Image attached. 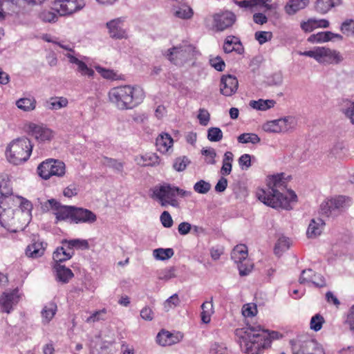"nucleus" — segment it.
Segmentation results:
<instances>
[{
    "mask_svg": "<svg viewBox=\"0 0 354 354\" xmlns=\"http://www.w3.org/2000/svg\"><path fill=\"white\" fill-rule=\"evenodd\" d=\"M341 4V0H316L315 8L321 14L327 13L331 8Z\"/></svg>",
    "mask_w": 354,
    "mask_h": 354,
    "instance_id": "cd10ccee",
    "label": "nucleus"
},
{
    "mask_svg": "<svg viewBox=\"0 0 354 354\" xmlns=\"http://www.w3.org/2000/svg\"><path fill=\"white\" fill-rule=\"evenodd\" d=\"M137 164L141 167L155 166L159 164V157L156 153H146L135 158Z\"/></svg>",
    "mask_w": 354,
    "mask_h": 354,
    "instance_id": "c85d7f7f",
    "label": "nucleus"
},
{
    "mask_svg": "<svg viewBox=\"0 0 354 354\" xmlns=\"http://www.w3.org/2000/svg\"><path fill=\"white\" fill-rule=\"evenodd\" d=\"M213 26L216 31H223L233 26L236 20L234 12L226 10L213 15Z\"/></svg>",
    "mask_w": 354,
    "mask_h": 354,
    "instance_id": "f8f14e48",
    "label": "nucleus"
},
{
    "mask_svg": "<svg viewBox=\"0 0 354 354\" xmlns=\"http://www.w3.org/2000/svg\"><path fill=\"white\" fill-rule=\"evenodd\" d=\"M26 131L40 142L49 141L53 137V131L44 124L30 122L26 126Z\"/></svg>",
    "mask_w": 354,
    "mask_h": 354,
    "instance_id": "ddd939ff",
    "label": "nucleus"
},
{
    "mask_svg": "<svg viewBox=\"0 0 354 354\" xmlns=\"http://www.w3.org/2000/svg\"><path fill=\"white\" fill-rule=\"evenodd\" d=\"M182 338L183 335L180 333L175 335L169 331L162 330L158 333L156 341L160 345L166 346L179 342Z\"/></svg>",
    "mask_w": 354,
    "mask_h": 354,
    "instance_id": "412c9836",
    "label": "nucleus"
},
{
    "mask_svg": "<svg viewBox=\"0 0 354 354\" xmlns=\"http://www.w3.org/2000/svg\"><path fill=\"white\" fill-rule=\"evenodd\" d=\"M68 104V100L66 97H53L48 102V108L51 110H57L66 107Z\"/></svg>",
    "mask_w": 354,
    "mask_h": 354,
    "instance_id": "49530a36",
    "label": "nucleus"
},
{
    "mask_svg": "<svg viewBox=\"0 0 354 354\" xmlns=\"http://www.w3.org/2000/svg\"><path fill=\"white\" fill-rule=\"evenodd\" d=\"M346 198L343 196H339L328 200V204L330 205L334 215H337L344 208Z\"/></svg>",
    "mask_w": 354,
    "mask_h": 354,
    "instance_id": "c9c22d12",
    "label": "nucleus"
},
{
    "mask_svg": "<svg viewBox=\"0 0 354 354\" xmlns=\"http://www.w3.org/2000/svg\"><path fill=\"white\" fill-rule=\"evenodd\" d=\"M257 313V306L254 304H247L243 306L242 314L245 317H253Z\"/></svg>",
    "mask_w": 354,
    "mask_h": 354,
    "instance_id": "69168bd1",
    "label": "nucleus"
},
{
    "mask_svg": "<svg viewBox=\"0 0 354 354\" xmlns=\"http://www.w3.org/2000/svg\"><path fill=\"white\" fill-rule=\"evenodd\" d=\"M174 254V252L172 248H157L153 251L154 258L161 261L167 260L172 257Z\"/></svg>",
    "mask_w": 354,
    "mask_h": 354,
    "instance_id": "37998d69",
    "label": "nucleus"
},
{
    "mask_svg": "<svg viewBox=\"0 0 354 354\" xmlns=\"http://www.w3.org/2000/svg\"><path fill=\"white\" fill-rule=\"evenodd\" d=\"M57 311V305L50 302L45 306L41 311L42 322L48 324L55 316Z\"/></svg>",
    "mask_w": 354,
    "mask_h": 354,
    "instance_id": "f704fd0d",
    "label": "nucleus"
},
{
    "mask_svg": "<svg viewBox=\"0 0 354 354\" xmlns=\"http://www.w3.org/2000/svg\"><path fill=\"white\" fill-rule=\"evenodd\" d=\"M42 209L44 211H48L50 209L54 211L57 221H66L70 219L72 221V214L74 206L63 205L55 199L47 200L42 204Z\"/></svg>",
    "mask_w": 354,
    "mask_h": 354,
    "instance_id": "1a4fd4ad",
    "label": "nucleus"
},
{
    "mask_svg": "<svg viewBox=\"0 0 354 354\" xmlns=\"http://www.w3.org/2000/svg\"><path fill=\"white\" fill-rule=\"evenodd\" d=\"M340 30L347 37L354 35V20L349 19L342 22Z\"/></svg>",
    "mask_w": 354,
    "mask_h": 354,
    "instance_id": "09e8293b",
    "label": "nucleus"
},
{
    "mask_svg": "<svg viewBox=\"0 0 354 354\" xmlns=\"http://www.w3.org/2000/svg\"><path fill=\"white\" fill-rule=\"evenodd\" d=\"M12 193V187L10 182L6 175L0 176V194H10Z\"/></svg>",
    "mask_w": 354,
    "mask_h": 354,
    "instance_id": "3c124183",
    "label": "nucleus"
},
{
    "mask_svg": "<svg viewBox=\"0 0 354 354\" xmlns=\"http://www.w3.org/2000/svg\"><path fill=\"white\" fill-rule=\"evenodd\" d=\"M152 198L157 199L162 207L168 205L177 207L178 205L176 199L174 186L170 184L165 183L155 187L153 189Z\"/></svg>",
    "mask_w": 354,
    "mask_h": 354,
    "instance_id": "0eeeda50",
    "label": "nucleus"
},
{
    "mask_svg": "<svg viewBox=\"0 0 354 354\" xmlns=\"http://www.w3.org/2000/svg\"><path fill=\"white\" fill-rule=\"evenodd\" d=\"M325 222L322 218H313L307 229V236L310 239L316 238L322 234Z\"/></svg>",
    "mask_w": 354,
    "mask_h": 354,
    "instance_id": "5701e85b",
    "label": "nucleus"
},
{
    "mask_svg": "<svg viewBox=\"0 0 354 354\" xmlns=\"http://www.w3.org/2000/svg\"><path fill=\"white\" fill-rule=\"evenodd\" d=\"M156 145L160 152L165 153L172 147L173 139L168 133H161L156 138Z\"/></svg>",
    "mask_w": 354,
    "mask_h": 354,
    "instance_id": "bb28decb",
    "label": "nucleus"
},
{
    "mask_svg": "<svg viewBox=\"0 0 354 354\" xmlns=\"http://www.w3.org/2000/svg\"><path fill=\"white\" fill-rule=\"evenodd\" d=\"M254 38L259 44L262 45L272 39V33L270 31H257L254 34Z\"/></svg>",
    "mask_w": 354,
    "mask_h": 354,
    "instance_id": "13d9d810",
    "label": "nucleus"
},
{
    "mask_svg": "<svg viewBox=\"0 0 354 354\" xmlns=\"http://www.w3.org/2000/svg\"><path fill=\"white\" fill-rule=\"evenodd\" d=\"M194 47L191 44H183L167 50L166 57L175 65H182L194 55Z\"/></svg>",
    "mask_w": 354,
    "mask_h": 354,
    "instance_id": "423d86ee",
    "label": "nucleus"
},
{
    "mask_svg": "<svg viewBox=\"0 0 354 354\" xmlns=\"http://www.w3.org/2000/svg\"><path fill=\"white\" fill-rule=\"evenodd\" d=\"M324 323V317L319 314H316L311 318L310 323V328L314 331H319L322 328V325Z\"/></svg>",
    "mask_w": 354,
    "mask_h": 354,
    "instance_id": "4d7b16f0",
    "label": "nucleus"
},
{
    "mask_svg": "<svg viewBox=\"0 0 354 354\" xmlns=\"http://www.w3.org/2000/svg\"><path fill=\"white\" fill-rule=\"evenodd\" d=\"M237 140L242 144H257L261 141V139L256 133H244L238 136Z\"/></svg>",
    "mask_w": 354,
    "mask_h": 354,
    "instance_id": "a18cd8bd",
    "label": "nucleus"
},
{
    "mask_svg": "<svg viewBox=\"0 0 354 354\" xmlns=\"http://www.w3.org/2000/svg\"><path fill=\"white\" fill-rule=\"evenodd\" d=\"M28 216L16 210H8L6 214L1 213L0 225L10 232L22 231L28 225Z\"/></svg>",
    "mask_w": 354,
    "mask_h": 354,
    "instance_id": "39448f33",
    "label": "nucleus"
},
{
    "mask_svg": "<svg viewBox=\"0 0 354 354\" xmlns=\"http://www.w3.org/2000/svg\"><path fill=\"white\" fill-rule=\"evenodd\" d=\"M65 56L68 58L69 63L75 64L77 66L75 71L80 73V75L87 76L88 77H93L95 74L94 71L91 68H89L85 62L79 59L75 55L66 53Z\"/></svg>",
    "mask_w": 354,
    "mask_h": 354,
    "instance_id": "aec40b11",
    "label": "nucleus"
},
{
    "mask_svg": "<svg viewBox=\"0 0 354 354\" xmlns=\"http://www.w3.org/2000/svg\"><path fill=\"white\" fill-rule=\"evenodd\" d=\"M54 159L49 158L43 161L37 167L38 175L44 180H48L52 176V173H50L53 167Z\"/></svg>",
    "mask_w": 354,
    "mask_h": 354,
    "instance_id": "7c9ffc66",
    "label": "nucleus"
},
{
    "mask_svg": "<svg viewBox=\"0 0 354 354\" xmlns=\"http://www.w3.org/2000/svg\"><path fill=\"white\" fill-rule=\"evenodd\" d=\"M124 17H118L108 21L106 24L109 36L115 39L127 38V32L124 28Z\"/></svg>",
    "mask_w": 354,
    "mask_h": 354,
    "instance_id": "2eb2a0df",
    "label": "nucleus"
},
{
    "mask_svg": "<svg viewBox=\"0 0 354 354\" xmlns=\"http://www.w3.org/2000/svg\"><path fill=\"white\" fill-rule=\"evenodd\" d=\"M341 111L354 124V102L344 100L341 106Z\"/></svg>",
    "mask_w": 354,
    "mask_h": 354,
    "instance_id": "ea45409f",
    "label": "nucleus"
},
{
    "mask_svg": "<svg viewBox=\"0 0 354 354\" xmlns=\"http://www.w3.org/2000/svg\"><path fill=\"white\" fill-rule=\"evenodd\" d=\"M331 32H319L317 34L311 35L308 38V41L311 43H322L327 42L332 40L330 37Z\"/></svg>",
    "mask_w": 354,
    "mask_h": 354,
    "instance_id": "a19ab883",
    "label": "nucleus"
},
{
    "mask_svg": "<svg viewBox=\"0 0 354 354\" xmlns=\"http://www.w3.org/2000/svg\"><path fill=\"white\" fill-rule=\"evenodd\" d=\"M201 153L205 156V162L207 164L214 165L216 163L215 158L216 156V153L214 149H203Z\"/></svg>",
    "mask_w": 354,
    "mask_h": 354,
    "instance_id": "e2e57ef3",
    "label": "nucleus"
},
{
    "mask_svg": "<svg viewBox=\"0 0 354 354\" xmlns=\"http://www.w3.org/2000/svg\"><path fill=\"white\" fill-rule=\"evenodd\" d=\"M299 282L301 284L312 283L318 288H322L326 285L324 277L320 274H317L312 269L302 270Z\"/></svg>",
    "mask_w": 354,
    "mask_h": 354,
    "instance_id": "a211bd4d",
    "label": "nucleus"
},
{
    "mask_svg": "<svg viewBox=\"0 0 354 354\" xmlns=\"http://www.w3.org/2000/svg\"><path fill=\"white\" fill-rule=\"evenodd\" d=\"M232 44V45H239L241 46V41L234 36H228L225 39L223 44V50L225 53H230L234 51V49L235 48H227V45Z\"/></svg>",
    "mask_w": 354,
    "mask_h": 354,
    "instance_id": "052dcab7",
    "label": "nucleus"
},
{
    "mask_svg": "<svg viewBox=\"0 0 354 354\" xmlns=\"http://www.w3.org/2000/svg\"><path fill=\"white\" fill-rule=\"evenodd\" d=\"M62 244L68 247L70 250H74V248L88 249L89 247L88 243L86 240H81L78 239L71 240L64 239L62 241Z\"/></svg>",
    "mask_w": 354,
    "mask_h": 354,
    "instance_id": "e433bc0d",
    "label": "nucleus"
},
{
    "mask_svg": "<svg viewBox=\"0 0 354 354\" xmlns=\"http://www.w3.org/2000/svg\"><path fill=\"white\" fill-rule=\"evenodd\" d=\"M179 304L180 299L178 295L177 294H174L164 302V309L167 312L170 309L178 306Z\"/></svg>",
    "mask_w": 354,
    "mask_h": 354,
    "instance_id": "680f3d73",
    "label": "nucleus"
},
{
    "mask_svg": "<svg viewBox=\"0 0 354 354\" xmlns=\"http://www.w3.org/2000/svg\"><path fill=\"white\" fill-rule=\"evenodd\" d=\"M283 174L272 176L268 181L267 189H259L257 197L265 205L273 208L291 209L290 202L297 201L295 192L287 189Z\"/></svg>",
    "mask_w": 354,
    "mask_h": 354,
    "instance_id": "f257e3e1",
    "label": "nucleus"
},
{
    "mask_svg": "<svg viewBox=\"0 0 354 354\" xmlns=\"http://www.w3.org/2000/svg\"><path fill=\"white\" fill-rule=\"evenodd\" d=\"M39 18L44 22H55L58 17L55 12L44 10L39 14Z\"/></svg>",
    "mask_w": 354,
    "mask_h": 354,
    "instance_id": "864d4df0",
    "label": "nucleus"
},
{
    "mask_svg": "<svg viewBox=\"0 0 354 354\" xmlns=\"http://www.w3.org/2000/svg\"><path fill=\"white\" fill-rule=\"evenodd\" d=\"M189 163L188 158L186 156L177 158L173 165V167L178 171H182L185 170Z\"/></svg>",
    "mask_w": 354,
    "mask_h": 354,
    "instance_id": "0e129e2a",
    "label": "nucleus"
},
{
    "mask_svg": "<svg viewBox=\"0 0 354 354\" xmlns=\"http://www.w3.org/2000/svg\"><path fill=\"white\" fill-rule=\"evenodd\" d=\"M15 203L19 204V207L15 208V209L17 212H19L23 214H27L28 216V221L30 222L32 217V203L28 201L26 198H24L22 197H17Z\"/></svg>",
    "mask_w": 354,
    "mask_h": 354,
    "instance_id": "c756f323",
    "label": "nucleus"
},
{
    "mask_svg": "<svg viewBox=\"0 0 354 354\" xmlns=\"http://www.w3.org/2000/svg\"><path fill=\"white\" fill-rule=\"evenodd\" d=\"M276 102L273 100H263L259 99L258 100H251L250 102V106L257 110L259 111H267L270 108L274 106Z\"/></svg>",
    "mask_w": 354,
    "mask_h": 354,
    "instance_id": "72a5a7b5",
    "label": "nucleus"
},
{
    "mask_svg": "<svg viewBox=\"0 0 354 354\" xmlns=\"http://www.w3.org/2000/svg\"><path fill=\"white\" fill-rule=\"evenodd\" d=\"M16 105L24 111H30L35 109L36 100L34 97L20 98L16 102Z\"/></svg>",
    "mask_w": 354,
    "mask_h": 354,
    "instance_id": "4c0bfd02",
    "label": "nucleus"
},
{
    "mask_svg": "<svg viewBox=\"0 0 354 354\" xmlns=\"http://www.w3.org/2000/svg\"><path fill=\"white\" fill-rule=\"evenodd\" d=\"M242 170H247L251 167V156L248 153L241 155L238 160Z\"/></svg>",
    "mask_w": 354,
    "mask_h": 354,
    "instance_id": "338daca9",
    "label": "nucleus"
},
{
    "mask_svg": "<svg viewBox=\"0 0 354 354\" xmlns=\"http://www.w3.org/2000/svg\"><path fill=\"white\" fill-rule=\"evenodd\" d=\"M175 277V269L174 267L167 268L158 272V278L160 280L168 281Z\"/></svg>",
    "mask_w": 354,
    "mask_h": 354,
    "instance_id": "5fc2aeb1",
    "label": "nucleus"
},
{
    "mask_svg": "<svg viewBox=\"0 0 354 354\" xmlns=\"http://www.w3.org/2000/svg\"><path fill=\"white\" fill-rule=\"evenodd\" d=\"M295 119L288 116L278 120L269 121L263 124V129L266 132L279 133L286 131L294 124Z\"/></svg>",
    "mask_w": 354,
    "mask_h": 354,
    "instance_id": "4468645a",
    "label": "nucleus"
},
{
    "mask_svg": "<svg viewBox=\"0 0 354 354\" xmlns=\"http://www.w3.org/2000/svg\"><path fill=\"white\" fill-rule=\"evenodd\" d=\"M209 354H227V348L223 344L215 342L211 345Z\"/></svg>",
    "mask_w": 354,
    "mask_h": 354,
    "instance_id": "774afa93",
    "label": "nucleus"
},
{
    "mask_svg": "<svg viewBox=\"0 0 354 354\" xmlns=\"http://www.w3.org/2000/svg\"><path fill=\"white\" fill-rule=\"evenodd\" d=\"M97 216L92 211L82 207L74 206L72 214V221L74 223H88L91 224L96 221Z\"/></svg>",
    "mask_w": 354,
    "mask_h": 354,
    "instance_id": "f3484780",
    "label": "nucleus"
},
{
    "mask_svg": "<svg viewBox=\"0 0 354 354\" xmlns=\"http://www.w3.org/2000/svg\"><path fill=\"white\" fill-rule=\"evenodd\" d=\"M102 162L104 165L111 167L118 172H122L123 171V163L118 161L115 159L108 157H104Z\"/></svg>",
    "mask_w": 354,
    "mask_h": 354,
    "instance_id": "de8ad7c7",
    "label": "nucleus"
},
{
    "mask_svg": "<svg viewBox=\"0 0 354 354\" xmlns=\"http://www.w3.org/2000/svg\"><path fill=\"white\" fill-rule=\"evenodd\" d=\"M248 255V248L244 244L236 245L231 252V258L236 263H240L239 266V274L241 276L248 275L252 270V266L245 267L242 263Z\"/></svg>",
    "mask_w": 354,
    "mask_h": 354,
    "instance_id": "9b49d317",
    "label": "nucleus"
},
{
    "mask_svg": "<svg viewBox=\"0 0 354 354\" xmlns=\"http://www.w3.org/2000/svg\"><path fill=\"white\" fill-rule=\"evenodd\" d=\"M174 15L178 18L183 19H188L192 17L194 12L193 10L187 6H182L174 8Z\"/></svg>",
    "mask_w": 354,
    "mask_h": 354,
    "instance_id": "58836bf2",
    "label": "nucleus"
},
{
    "mask_svg": "<svg viewBox=\"0 0 354 354\" xmlns=\"http://www.w3.org/2000/svg\"><path fill=\"white\" fill-rule=\"evenodd\" d=\"M108 96L115 107L124 111L138 106L142 102L145 95L143 90L138 86L124 85L111 88Z\"/></svg>",
    "mask_w": 354,
    "mask_h": 354,
    "instance_id": "7ed1b4c3",
    "label": "nucleus"
},
{
    "mask_svg": "<svg viewBox=\"0 0 354 354\" xmlns=\"http://www.w3.org/2000/svg\"><path fill=\"white\" fill-rule=\"evenodd\" d=\"M56 280L62 283H67L74 277L72 270L61 263L54 264Z\"/></svg>",
    "mask_w": 354,
    "mask_h": 354,
    "instance_id": "4be33fe9",
    "label": "nucleus"
},
{
    "mask_svg": "<svg viewBox=\"0 0 354 354\" xmlns=\"http://www.w3.org/2000/svg\"><path fill=\"white\" fill-rule=\"evenodd\" d=\"M193 188L196 192L201 194H205L210 190L211 184L204 180H200L194 184Z\"/></svg>",
    "mask_w": 354,
    "mask_h": 354,
    "instance_id": "603ef678",
    "label": "nucleus"
},
{
    "mask_svg": "<svg viewBox=\"0 0 354 354\" xmlns=\"http://www.w3.org/2000/svg\"><path fill=\"white\" fill-rule=\"evenodd\" d=\"M95 69L97 73H99L102 77L107 80H114L118 79L117 74L111 69H106L102 66H95Z\"/></svg>",
    "mask_w": 354,
    "mask_h": 354,
    "instance_id": "6e6d98bb",
    "label": "nucleus"
},
{
    "mask_svg": "<svg viewBox=\"0 0 354 354\" xmlns=\"http://www.w3.org/2000/svg\"><path fill=\"white\" fill-rule=\"evenodd\" d=\"M201 320L205 324L209 323L211 315L213 313V304L212 302L205 301L201 305Z\"/></svg>",
    "mask_w": 354,
    "mask_h": 354,
    "instance_id": "79ce46f5",
    "label": "nucleus"
},
{
    "mask_svg": "<svg viewBox=\"0 0 354 354\" xmlns=\"http://www.w3.org/2000/svg\"><path fill=\"white\" fill-rule=\"evenodd\" d=\"M239 82L235 76L223 75L221 79L220 91L225 96H232L238 89Z\"/></svg>",
    "mask_w": 354,
    "mask_h": 354,
    "instance_id": "6ab92c4d",
    "label": "nucleus"
},
{
    "mask_svg": "<svg viewBox=\"0 0 354 354\" xmlns=\"http://www.w3.org/2000/svg\"><path fill=\"white\" fill-rule=\"evenodd\" d=\"M46 245L42 241H35L27 247L26 254L32 259L39 258L44 254Z\"/></svg>",
    "mask_w": 354,
    "mask_h": 354,
    "instance_id": "a878e982",
    "label": "nucleus"
},
{
    "mask_svg": "<svg viewBox=\"0 0 354 354\" xmlns=\"http://www.w3.org/2000/svg\"><path fill=\"white\" fill-rule=\"evenodd\" d=\"M290 343L292 354H325L322 345L312 339L292 340Z\"/></svg>",
    "mask_w": 354,
    "mask_h": 354,
    "instance_id": "6e6552de",
    "label": "nucleus"
},
{
    "mask_svg": "<svg viewBox=\"0 0 354 354\" xmlns=\"http://www.w3.org/2000/svg\"><path fill=\"white\" fill-rule=\"evenodd\" d=\"M50 173H52V176L63 177L66 173V165L64 162L61 160L54 159Z\"/></svg>",
    "mask_w": 354,
    "mask_h": 354,
    "instance_id": "c03bdc74",
    "label": "nucleus"
},
{
    "mask_svg": "<svg viewBox=\"0 0 354 354\" xmlns=\"http://www.w3.org/2000/svg\"><path fill=\"white\" fill-rule=\"evenodd\" d=\"M32 151V145L27 138H20L13 140L6 149L8 161L15 165L26 162Z\"/></svg>",
    "mask_w": 354,
    "mask_h": 354,
    "instance_id": "20e7f679",
    "label": "nucleus"
},
{
    "mask_svg": "<svg viewBox=\"0 0 354 354\" xmlns=\"http://www.w3.org/2000/svg\"><path fill=\"white\" fill-rule=\"evenodd\" d=\"M85 6L84 0H56L54 10L61 16L69 15L82 10Z\"/></svg>",
    "mask_w": 354,
    "mask_h": 354,
    "instance_id": "9d476101",
    "label": "nucleus"
},
{
    "mask_svg": "<svg viewBox=\"0 0 354 354\" xmlns=\"http://www.w3.org/2000/svg\"><path fill=\"white\" fill-rule=\"evenodd\" d=\"M74 254V250H70L68 247L62 245V246L58 247L53 252V259L55 261V264L61 263L71 259Z\"/></svg>",
    "mask_w": 354,
    "mask_h": 354,
    "instance_id": "b1692460",
    "label": "nucleus"
},
{
    "mask_svg": "<svg viewBox=\"0 0 354 354\" xmlns=\"http://www.w3.org/2000/svg\"><path fill=\"white\" fill-rule=\"evenodd\" d=\"M223 138V132L218 127H210L207 130V139L211 142H219Z\"/></svg>",
    "mask_w": 354,
    "mask_h": 354,
    "instance_id": "8fccbe9b",
    "label": "nucleus"
},
{
    "mask_svg": "<svg viewBox=\"0 0 354 354\" xmlns=\"http://www.w3.org/2000/svg\"><path fill=\"white\" fill-rule=\"evenodd\" d=\"M342 54L334 49L321 47L319 63L324 65L339 64L343 61Z\"/></svg>",
    "mask_w": 354,
    "mask_h": 354,
    "instance_id": "dca6fc26",
    "label": "nucleus"
},
{
    "mask_svg": "<svg viewBox=\"0 0 354 354\" xmlns=\"http://www.w3.org/2000/svg\"><path fill=\"white\" fill-rule=\"evenodd\" d=\"M15 295L12 293H3L0 297V306L3 312L10 313L14 304Z\"/></svg>",
    "mask_w": 354,
    "mask_h": 354,
    "instance_id": "473e14b6",
    "label": "nucleus"
},
{
    "mask_svg": "<svg viewBox=\"0 0 354 354\" xmlns=\"http://www.w3.org/2000/svg\"><path fill=\"white\" fill-rule=\"evenodd\" d=\"M309 0H290L285 6V10L288 15H294L299 10L305 8Z\"/></svg>",
    "mask_w": 354,
    "mask_h": 354,
    "instance_id": "2f4dec72",
    "label": "nucleus"
},
{
    "mask_svg": "<svg viewBox=\"0 0 354 354\" xmlns=\"http://www.w3.org/2000/svg\"><path fill=\"white\" fill-rule=\"evenodd\" d=\"M17 207L15 197L12 192L10 194H0V218L2 214H6L8 210H15L14 207Z\"/></svg>",
    "mask_w": 354,
    "mask_h": 354,
    "instance_id": "393cba45",
    "label": "nucleus"
},
{
    "mask_svg": "<svg viewBox=\"0 0 354 354\" xmlns=\"http://www.w3.org/2000/svg\"><path fill=\"white\" fill-rule=\"evenodd\" d=\"M235 335L246 354H261L264 349L270 346L272 339H279L281 336L278 332H269L259 325L236 328Z\"/></svg>",
    "mask_w": 354,
    "mask_h": 354,
    "instance_id": "f03ea898",
    "label": "nucleus"
},
{
    "mask_svg": "<svg viewBox=\"0 0 354 354\" xmlns=\"http://www.w3.org/2000/svg\"><path fill=\"white\" fill-rule=\"evenodd\" d=\"M289 244L290 241L288 238L280 237L274 246V253L278 254L279 252L286 251L289 248Z\"/></svg>",
    "mask_w": 354,
    "mask_h": 354,
    "instance_id": "bf43d9fd",
    "label": "nucleus"
}]
</instances>
